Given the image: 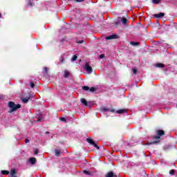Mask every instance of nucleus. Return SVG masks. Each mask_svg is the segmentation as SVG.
Masks as SVG:
<instances>
[{
	"label": "nucleus",
	"mask_w": 177,
	"mask_h": 177,
	"mask_svg": "<svg viewBox=\"0 0 177 177\" xmlns=\"http://www.w3.org/2000/svg\"><path fill=\"white\" fill-rule=\"evenodd\" d=\"M8 107L10 108V113H13V111H16L18 109H20L21 107V105L20 104H15L13 102H8Z\"/></svg>",
	"instance_id": "nucleus-1"
},
{
	"label": "nucleus",
	"mask_w": 177,
	"mask_h": 177,
	"mask_svg": "<svg viewBox=\"0 0 177 177\" xmlns=\"http://www.w3.org/2000/svg\"><path fill=\"white\" fill-rule=\"evenodd\" d=\"M84 70L85 71H87L88 74H92V71H93V70L92 69V67L89 66V64L88 63L85 64Z\"/></svg>",
	"instance_id": "nucleus-2"
},
{
	"label": "nucleus",
	"mask_w": 177,
	"mask_h": 177,
	"mask_svg": "<svg viewBox=\"0 0 177 177\" xmlns=\"http://www.w3.org/2000/svg\"><path fill=\"white\" fill-rule=\"evenodd\" d=\"M87 142H88V143H90V145H92L93 146H94V147H95V149H99V146H97L96 145V143L94 142L93 140H92L91 138H87Z\"/></svg>",
	"instance_id": "nucleus-3"
},
{
	"label": "nucleus",
	"mask_w": 177,
	"mask_h": 177,
	"mask_svg": "<svg viewBox=\"0 0 177 177\" xmlns=\"http://www.w3.org/2000/svg\"><path fill=\"white\" fill-rule=\"evenodd\" d=\"M153 139H155V141L149 142L148 145H156V143H158V142H160V139H161V138L160 136H155V137H153Z\"/></svg>",
	"instance_id": "nucleus-4"
},
{
	"label": "nucleus",
	"mask_w": 177,
	"mask_h": 177,
	"mask_svg": "<svg viewBox=\"0 0 177 177\" xmlns=\"http://www.w3.org/2000/svg\"><path fill=\"white\" fill-rule=\"evenodd\" d=\"M118 38V35H111L110 36H107L105 37V39H117Z\"/></svg>",
	"instance_id": "nucleus-5"
},
{
	"label": "nucleus",
	"mask_w": 177,
	"mask_h": 177,
	"mask_svg": "<svg viewBox=\"0 0 177 177\" xmlns=\"http://www.w3.org/2000/svg\"><path fill=\"white\" fill-rule=\"evenodd\" d=\"M70 71L65 70L64 72V78H68V77H70Z\"/></svg>",
	"instance_id": "nucleus-6"
},
{
	"label": "nucleus",
	"mask_w": 177,
	"mask_h": 177,
	"mask_svg": "<svg viewBox=\"0 0 177 177\" xmlns=\"http://www.w3.org/2000/svg\"><path fill=\"white\" fill-rule=\"evenodd\" d=\"M10 176L11 177H17L16 176V169H12L10 171Z\"/></svg>",
	"instance_id": "nucleus-7"
},
{
	"label": "nucleus",
	"mask_w": 177,
	"mask_h": 177,
	"mask_svg": "<svg viewBox=\"0 0 177 177\" xmlns=\"http://www.w3.org/2000/svg\"><path fill=\"white\" fill-rule=\"evenodd\" d=\"M164 16H165V14H164V12H160L159 14H156L154 15V17H157L160 19L161 17H164Z\"/></svg>",
	"instance_id": "nucleus-8"
},
{
	"label": "nucleus",
	"mask_w": 177,
	"mask_h": 177,
	"mask_svg": "<svg viewBox=\"0 0 177 177\" xmlns=\"http://www.w3.org/2000/svg\"><path fill=\"white\" fill-rule=\"evenodd\" d=\"M29 162H30V164L34 165V164H35L37 162V159L35 158H30L29 159Z\"/></svg>",
	"instance_id": "nucleus-9"
},
{
	"label": "nucleus",
	"mask_w": 177,
	"mask_h": 177,
	"mask_svg": "<svg viewBox=\"0 0 177 177\" xmlns=\"http://www.w3.org/2000/svg\"><path fill=\"white\" fill-rule=\"evenodd\" d=\"M105 177H117V176L115 175L114 173H113V171H110L108 174H106Z\"/></svg>",
	"instance_id": "nucleus-10"
},
{
	"label": "nucleus",
	"mask_w": 177,
	"mask_h": 177,
	"mask_svg": "<svg viewBox=\"0 0 177 177\" xmlns=\"http://www.w3.org/2000/svg\"><path fill=\"white\" fill-rule=\"evenodd\" d=\"M156 133L158 136H162V135H164L165 132H164V130H157Z\"/></svg>",
	"instance_id": "nucleus-11"
},
{
	"label": "nucleus",
	"mask_w": 177,
	"mask_h": 177,
	"mask_svg": "<svg viewBox=\"0 0 177 177\" xmlns=\"http://www.w3.org/2000/svg\"><path fill=\"white\" fill-rule=\"evenodd\" d=\"M118 114H124V113H127V109H119L116 111Z\"/></svg>",
	"instance_id": "nucleus-12"
},
{
	"label": "nucleus",
	"mask_w": 177,
	"mask_h": 177,
	"mask_svg": "<svg viewBox=\"0 0 177 177\" xmlns=\"http://www.w3.org/2000/svg\"><path fill=\"white\" fill-rule=\"evenodd\" d=\"M102 110H103V111H110L111 113H114V111H115V110H114V109H110L106 107L102 108Z\"/></svg>",
	"instance_id": "nucleus-13"
},
{
	"label": "nucleus",
	"mask_w": 177,
	"mask_h": 177,
	"mask_svg": "<svg viewBox=\"0 0 177 177\" xmlns=\"http://www.w3.org/2000/svg\"><path fill=\"white\" fill-rule=\"evenodd\" d=\"M81 103H82V104H84V106H88V102L85 98L81 99Z\"/></svg>",
	"instance_id": "nucleus-14"
},
{
	"label": "nucleus",
	"mask_w": 177,
	"mask_h": 177,
	"mask_svg": "<svg viewBox=\"0 0 177 177\" xmlns=\"http://www.w3.org/2000/svg\"><path fill=\"white\" fill-rule=\"evenodd\" d=\"M28 100H30V98H28V97L22 98L23 103H28Z\"/></svg>",
	"instance_id": "nucleus-15"
},
{
	"label": "nucleus",
	"mask_w": 177,
	"mask_h": 177,
	"mask_svg": "<svg viewBox=\"0 0 177 177\" xmlns=\"http://www.w3.org/2000/svg\"><path fill=\"white\" fill-rule=\"evenodd\" d=\"M130 44H131V45H133V46H137L138 45L140 44V43H139V42H133V41H131Z\"/></svg>",
	"instance_id": "nucleus-16"
},
{
	"label": "nucleus",
	"mask_w": 177,
	"mask_h": 177,
	"mask_svg": "<svg viewBox=\"0 0 177 177\" xmlns=\"http://www.w3.org/2000/svg\"><path fill=\"white\" fill-rule=\"evenodd\" d=\"M2 175H9V171L6 170L1 171Z\"/></svg>",
	"instance_id": "nucleus-17"
},
{
	"label": "nucleus",
	"mask_w": 177,
	"mask_h": 177,
	"mask_svg": "<svg viewBox=\"0 0 177 177\" xmlns=\"http://www.w3.org/2000/svg\"><path fill=\"white\" fill-rule=\"evenodd\" d=\"M55 156H60V150L59 149H55Z\"/></svg>",
	"instance_id": "nucleus-18"
},
{
	"label": "nucleus",
	"mask_w": 177,
	"mask_h": 177,
	"mask_svg": "<svg viewBox=\"0 0 177 177\" xmlns=\"http://www.w3.org/2000/svg\"><path fill=\"white\" fill-rule=\"evenodd\" d=\"M155 66H156V67H158V68L164 67V64H156Z\"/></svg>",
	"instance_id": "nucleus-19"
},
{
	"label": "nucleus",
	"mask_w": 177,
	"mask_h": 177,
	"mask_svg": "<svg viewBox=\"0 0 177 177\" xmlns=\"http://www.w3.org/2000/svg\"><path fill=\"white\" fill-rule=\"evenodd\" d=\"M83 172L86 175H92V173L91 171H89L84 170Z\"/></svg>",
	"instance_id": "nucleus-20"
},
{
	"label": "nucleus",
	"mask_w": 177,
	"mask_h": 177,
	"mask_svg": "<svg viewBox=\"0 0 177 177\" xmlns=\"http://www.w3.org/2000/svg\"><path fill=\"white\" fill-rule=\"evenodd\" d=\"M160 1L161 0H152V3L154 4H158V3H160Z\"/></svg>",
	"instance_id": "nucleus-21"
},
{
	"label": "nucleus",
	"mask_w": 177,
	"mask_h": 177,
	"mask_svg": "<svg viewBox=\"0 0 177 177\" xmlns=\"http://www.w3.org/2000/svg\"><path fill=\"white\" fill-rule=\"evenodd\" d=\"M82 89H83L84 91H89V86H84L82 87Z\"/></svg>",
	"instance_id": "nucleus-22"
},
{
	"label": "nucleus",
	"mask_w": 177,
	"mask_h": 177,
	"mask_svg": "<svg viewBox=\"0 0 177 177\" xmlns=\"http://www.w3.org/2000/svg\"><path fill=\"white\" fill-rule=\"evenodd\" d=\"M122 23L123 24H127V19L126 18H122Z\"/></svg>",
	"instance_id": "nucleus-23"
},
{
	"label": "nucleus",
	"mask_w": 177,
	"mask_h": 177,
	"mask_svg": "<svg viewBox=\"0 0 177 177\" xmlns=\"http://www.w3.org/2000/svg\"><path fill=\"white\" fill-rule=\"evenodd\" d=\"M95 91H96V88H95V87L90 88V92H95Z\"/></svg>",
	"instance_id": "nucleus-24"
},
{
	"label": "nucleus",
	"mask_w": 177,
	"mask_h": 177,
	"mask_svg": "<svg viewBox=\"0 0 177 177\" xmlns=\"http://www.w3.org/2000/svg\"><path fill=\"white\" fill-rule=\"evenodd\" d=\"M77 55H74L72 58V62H75V60H77Z\"/></svg>",
	"instance_id": "nucleus-25"
},
{
	"label": "nucleus",
	"mask_w": 177,
	"mask_h": 177,
	"mask_svg": "<svg viewBox=\"0 0 177 177\" xmlns=\"http://www.w3.org/2000/svg\"><path fill=\"white\" fill-rule=\"evenodd\" d=\"M169 174H170V175H174V174H175V170H174V169L170 170Z\"/></svg>",
	"instance_id": "nucleus-26"
},
{
	"label": "nucleus",
	"mask_w": 177,
	"mask_h": 177,
	"mask_svg": "<svg viewBox=\"0 0 177 177\" xmlns=\"http://www.w3.org/2000/svg\"><path fill=\"white\" fill-rule=\"evenodd\" d=\"M60 121H63L64 122H66V118H60Z\"/></svg>",
	"instance_id": "nucleus-27"
},
{
	"label": "nucleus",
	"mask_w": 177,
	"mask_h": 177,
	"mask_svg": "<svg viewBox=\"0 0 177 177\" xmlns=\"http://www.w3.org/2000/svg\"><path fill=\"white\" fill-rule=\"evenodd\" d=\"M44 73H48V68H44Z\"/></svg>",
	"instance_id": "nucleus-28"
},
{
	"label": "nucleus",
	"mask_w": 177,
	"mask_h": 177,
	"mask_svg": "<svg viewBox=\"0 0 177 177\" xmlns=\"http://www.w3.org/2000/svg\"><path fill=\"white\" fill-rule=\"evenodd\" d=\"M133 74H136L138 73V71L136 69H133Z\"/></svg>",
	"instance_id": "nucleus-29"
},
{
	"label": "nucleus",
	"mask_w": 177,
	"mask_h": 177,
	"mask_svg": "<svg viewBox=\"0 0 177 177\" xmlns=\"http://www.w3.org/2000/svg\"><path fill=\"white\" fill-rule=\"evenodd\" d=\"M30 86H31L32 88H34L35 84H34V83H33V82H31V83H30Z\"/></svg>",
	"instance_id": "nucleus-30"
},
{
	"label": "nucleus",
	"mask_w": 177,
	"mask_h": 177,
	"mask_svg": "<svg viewBox=\"0 0 177 177\" xmlns=\"http://www.w3.org/2000/svg\"><path fill=\"white\" fill-rule=\"evenodd\" d=\"M100 59H103V57H104V55H103V54L100 55Z\"/></svg>",
	"instance_id": "nucleus-31"
},
{
	"label": "nucleus",
	"mask_w": 177,
	"mask_h": 177,
	"mask_svg": "<svg viewBox=\"0 0 177 177\" xmlns=\"http://www.w3.org/2000/svg\"><path fill=\"white\" fill-rule=\"evenodd\" d=\"M25 142H26V143H28V142H30V140H28V139H26V140H25Z\"/></svg>",
	"instance_id": "nucleus-32"
},
{
	"label": "nucleus",
	"mask_w": 177,
	"mask_h": 177,
	"mask_svg": "<svg viewBox=\"0 0 177 177\" xmlns=\"http://www.w3.org/2000/svg\"><path fill=\"white\" fill-rule=\"evenodd\" d=\"M39 151H38V149H35V154H38Z\"/></svg>",
	"instance_id": "nucleus-33"
},
{
	"label": "nucleus",
	"mask_w": 177,
	"mask_h": 177,
	"mask_svg": "<svg viewBox=\"0 0 177 177\" xmlns=\"http://www.w3.org/2000/svg\"><path fill=\"white\" fill-rule=\"evenodd\" d=\"M84 42V41H77V44H82Z\"/></svg>",
	"instance_id": "nucleus-34"
},
{
	"label": "nucleus",
	"mask_w": 177,
	"mask_h": 177,
	"mask_svg": "<svg viewBox=\"0 0 177 177\" xmlns=\"http://www.w3.org/2000/svg\"><path fill=\"white\" fill-rule=\"evenodd\" d=\"M76 2H84V0H76Z\"/></svg>",
	"instance_id": "nucleus-35"
},
{
	"label": "nucleus",
	"mask_w": 177,
	"mask_h": 177,
	"mask_svg": "<svg viewBox=\"0 0 177 177\" xmlns=\"http://www.w3.org/2000/svg\"><path fill=\"white\" fill-rule=\"evenodd\" d=\"M64 60V58H62V63H63Z\"/></svg>",
	"instance_id": "nucleus-36"
},
{
	"label": "nucleus",
	"mask_w": 177,
	"mask_h": 177,
	"mask_svg": "<svg viewBox=\"0 0 177 177\" xmlns=\"http://www.w3.org/2000/svg\"><path fill=\"white\" fill-rule=\"evenodd\" d=\"M46 134H49V131H46Z\"/></svg>",
	"instance_id": "nucleus-37"
},
{
	"label": "nucleus",
	"mask_w": 177,
	"mask_h": 177,
	"mask_svg": "<svg viewBox=\"0 0 177 177\" xmlns=\"http://www.w3.org/2000/svg\"><path fill=\"white\" fill-rule=\"evenodd\" d=\"M2 17V14L0 13V17Z\"/></svg>",
	"instance_id": "nucleus-38"
},
{
	"label": "nucleus",
	"mask_w": 177,
	"mask_h": 177,
	"mask_svg": "<svg viewBox=\"0 0 177 177\" xmlns=\"http://www.w3.org/2000/svg\"><path fill=\"white\" fill-rule=\"evenodd\" d=\"M38 121H39V122L41 121V119H38Z\"/></svg>",
	"instance_id": "nucleus-39"
}]
</instances>
